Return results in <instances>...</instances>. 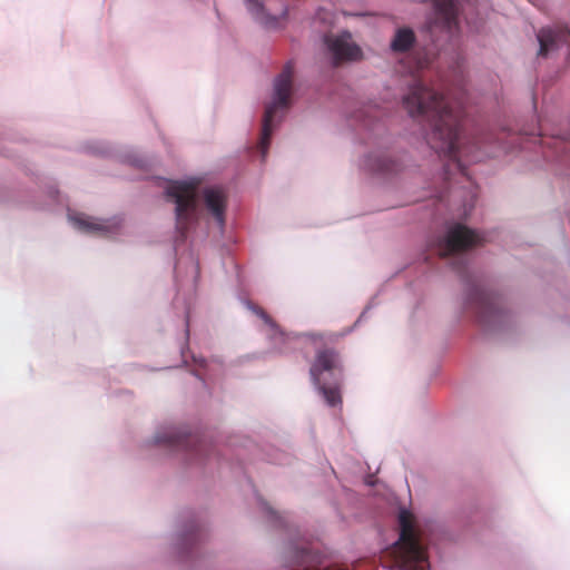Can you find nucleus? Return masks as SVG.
Instances as JSON below:
<instances>
[{"label": "nucleus", "mask_w": 570, "mask_h": 570, "mask_svg": "<svg viewBox=\"0 0 570 570\" xmlns=\"http://www.w3.org/2000/svg\"><path fill=\"white\" fill-rule=\"evenodd\" d=\"M403 106L411 117L419 118L429 127L426 140L431 148L439 155L459 161L462 111L452 108L442 95L419 79L404 96Z\"/></svg>", "instance_id": "obj_1"}, {"label": "nucleus", "mask_w": 570, "mask_h": 570, "mask_svg": "<svg viewBox=\"0 0 570 570\" xmlns=\"http://www.w3.org/2000/svg\"><path fill=\"white\" fill-rule=\"evenodd\" d=\"M314 385L330 406L342 404L341 381L343 365L338 352L333 347L323 346L315 353L309 367Z\"/></svg>", "instance_id": "obj_2"}, {"label": "nucleus", "mask_w": 570, "mask_h": 570, "mask_svg": "<svg viewBox=\"0 0 570 570\" xmlns=\"http://www.w3.org/2000/svg\"><path fill=\"white\" fill-rule=\"evenodd\" d=\"M400 538L392 553L400 570H429L428 557L415 532L412 514L402 510L399 515Z\"/></svg>", "instance_id": "obj_3"}, {"label": "nucleus", "mask_w": 570, "mask_h": 570, "mask_svg": "<svg viewBox=\"0 0 570 570\" xmlns=\"http://www.w3.org/2000/svg\"><path fill=\"white\" fill-rule=\"evenodd\" d=\"M166 196L176 205V230L184 240L197 220V184L171 181L166 188Z\"/></svg>", "instance_id": "obj_4"}, {"label": "nucleus", "mask_w": 570, "mask_h": 570, "mask_svg": "<svg viewBox=\"0 0 570 570\" xmlns=\"http://www.w3.org/2000/svg\"><path fill=\"white\" fill-rule=\"evenodd\" d=\"M293 75H294V65L289 61L287 62L282 72L275 79L274 90L275 97L274 101L269 104L264 114L263 118V128H262V137L258 145V148L262 154V158L265 159L267 155V150L271 142V137L273 132V119L278 108H287L289 105V98L292 94V83H293Z\"/></svg>", "instance_id": "obj_5"}, {"label": "nucleus", "mask_w": 570, "mask_h": 570, "mask_svg": "<svg viewBox=\"0 0 570 570\" xmlns=\"http://www.w3.org/2000/svg\"><path fill=\"white\" fill-rule=\"evenodd\" d=\"M155 442L158 444H165L177 450L187 451L195 458L207 456L212 445L200 439L196 434H190L185 430L170 428L164 433H159L155 436Z\"/></svg>", "instance_id": "obj_6"}, {"label": "nucleus", "mask_w": 570, "mask_h": 570, "mask_svg": "<svg viewBox=\"0 0 570 570\" xmlns=\"http://www.w3.org/2000/svg\"><path fill=\"white\" fill-rule=\"evenodd\" d=\"M480 236L462 224L453 225L445 237L438 243L441 257H448L456 253L465 252L480 243Z\"/></svg>", "instance_id": "obj_7"}, {"label": "nucleus", "mask_w": 570, "mask_h": 570, "mask_svg": "<svg viewBox=\"0 0 570 570\" xmlns=\"http://www.w3.org/2000/svg\"><path fill=\"white\" fill-rule=\"evenodd\" d=\"M469 306L474 311L480 323L492 324L501 318L503 313L501 307V298L480 288H473Z\"/></svg>", "instance_id": "obj_8"}, {"label": "nucleus", "mask_w": 570, "mask_h": 570, "mask_svg": "<svg viewBox=\"0 0 570 570\" xmlns=\"http://www.w3.org/2000/svg\"><path fill=\"white\" fill-rule=\"evenodd\" d=\"M324 42L335 65L357 60L362 57L361 48L352 41V36L347 31L341 35H326Z\"/></svg>", "instance_id": "obj_9"}, {"label": "nucleus", "mask_w": 570, "mask_h": 570, "mask_svg": "<svg viewBox=\"0 0 570 570\" xmlns=\"http://www.w3.org/2000/svg\"><path fill=\"white\" fill-rule=\"evenodd\" d=\"M253 17L266 27H276L279 18L287 13L286 6L281 0H246Z\"/></svg>", "instance_id": "obj_10"}, {"label": "nucleus", "mask_w": 570, "mask_h": 570, "mask_svg": "<svg viewBox=\"0 0 570 570\" xmlns=\"http://www.w3.org/2000/svg\"><path fill=\"white\" fill-rule=\"evenodd\" d=\"M204 202L220 228L225 225L226 195L220 188L210 187L203 191Z\"/></svg>", "instance_id": "obj_11"}, {"label": "nucleus", "mask_w": 570, "mask_h": 570, "mask_svg": "<svg viewBox=\"0 0 570 570\" xmlns=\"http://www.w3.org/2000/svg\"><path fill=\"white\" fill-rule=\"evenodd\" d=\"M435 9V23L452 32L458 28V12L452 0H432Z\"/></svg>", "instance_id": "obj_12"}, {"label": "nucleus", "mask_w": 570, "mask_h": 570, "mask_svg": "<svg viewBox=\"0 0 570 570\" xmlns=\"http://www.w3.org/2000/svg\"><path fill=\"white\" fill-rule=\"evenodd\" d=\"M416 37L412 29L400 28L391 41V50L395 53L407 52L415 43Z\"/></svg>", "instance_id": "obj_13"}, {"label": "nucleus", "mask_w": 570, "mask_h": 570, "mask_svg": "<svg viewBox=\"0 0 570 570\" xmlns=\"http://www.w3.org/2000/svg\"><path fill=\"white\" fill-rule=\"evenodd\" d=\"M370 170L380 174H390L399 170V164L386 155H371L366 160Z\"/></svg>", "instance_id": "obj_14"}, {"label": "nucleus", "mask_w": 570, "mask_h": 570, "mask_svg": "<svg viewBox=\"0 0 570 570\" xmlns=\"http://www.w3.org/2000/svg\"><path fill=\"white\" fill-rule=\"evenodd\" d=\"M73 227L80 232L88 234H102L107 232V227L99 219L73 213Z\"/></svg>", "instance_id": "obj_15"}, {"label": "nucleus", "mask_w": 570, "mask_h": 570, "mask_svg": "<svg viewBox=\"0 0 570 570\" xmlns=\"http://www.w3.org/2000/svg\"><path fill=\"white\" fill-rule=\"evenodd\" d=\"M317 563V556L311 550L302 549L296 554L294 570H308Z\"/></svg>", "instance_id": "obj_16"}, {"label": "nucleus", "mask_w": 570, "mask_h": 570, "mask_svg": "<svg viewBox=\"0 0 570 570\" xmlns=\"http://www.w3.org/2000/svg\"><path fill=\"white\" fill-rule=\"evenodd\" d=\"M253 311L255 312V314L257 316H259L265 322L266 325H268L271 327V330L273 331L274 334L283 335V333L278 328V325L272 320V317L263 308L255 306V307H253Z\"/></svg>", "instance_id": "obj_17"}, {"label": "nucleus", "mask_w": 570, "mask_h": 570, "mask_svg": "<svg viewBox=\"0 0 570 570\" xmlns=\"http://www.w3.org/2000/svg\"><path fill=\"white\" fill-rule=\"evenodd\" d=\"M455 268H456V271H458L459 273L463 272V269H464V267H463V265H462L461 263H460V265H459V266H455Z\"/></svg>", "instance_id": "obj_18"}, {"label": "nucleus", "mask_w": 570, "mask_h": 570, "mask_svg": "<svg viewBox=\"0 0 570 570\" xmlns=\"http://www.w3.org/2000/svg\"><path fill=\"white\" fill-rule=\"evenodd\" d=\"M481 144H482V141L479 139L474 141V145L478 146L479 148L481 147Z\"/></svg>", "instance_id": "obj_19"}, {"label": "nucleus", "mask_w": 570, "mask_h": 570, "mask_svg": "<svg viewBox=\"0 0 570 570\" xmlns=\"http://www.w3.org/2000/svg\"><path fill=\"white\" fill-rule=\"evenodd\" d=\"M422 67V61H417L416 63V69L421 68Z\"/></svg>", "instance_id": "obj_20"}]
</instances>
